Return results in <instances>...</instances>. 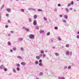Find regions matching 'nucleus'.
Here are the masks:
<instances>
[{
	"mask_svg": "<svg viewBox=\"0 0 79 79\" xmlns=\"http://www.w3.org/2000/svg\"><path fill=\"white\" fill-rule=\"evenodd\" d=\"M35 29H37V30H39V26H36L35 27Z\"/></svg>",
	"mask_w": 79,
	"mask_h": 79,
	"instance_id": "17",
	"label": "nucleus"
},
{
	"mask_svg": "<svg viewBox=\"0 0 79 79\" xmlns=\"http://www.w3.org/2000/svg\"><path fill=\"white\" fill-rule=\"evenodd\" d=\"M58 40H60V41H61L62 40L61 39V38H58Z\"/></svg>",
	"mask_w": 79,
	"mask_h": 79,
	"instance_id": "50",
	"label": "nucleus"
},
{
	"mask_svg": "<svg viewBox=\"0 0 79 79\" xmlns=\"http://www.w3.org/2000/svg\"><path fill=\"white\" fill-rule=\"evenodd\" d=\"M21 64H22V65H23V66H24V65H26V63L22 62L21 63Z\"/></svg>",
	"mask_w": 79,
	"mask_h": 79,
	"instance_id": "10",
	"label": "nucleus"
},
{
	"mask_svg": "<svg viewBox=\"0 0 79 79\" xmlns=\"http://www.w3.org/2000/svg\"><path fill=\"white\" fill-rule=\"evenodd\" d=\"M11 33H12V34H13V33H14V31H11Z\"/></svg>",
	"mask_w": 79,
	"mask_h": 79,
	"instance_id": "58",
	"label": "nucleus"
},
{
	"mask_svg": "<svg viewBox=\"0 0 79 79\" xmlns=\"http://www.w3.org/2000/svg\"><path fill=\"white\" fill-rule=\"evenodd\" d=\"M45 56H46V55H45V54H43V58H44V57H45Z\"/></svg>",
	"mask_w": 79,
	"mask_h": 79,
	"instance_id": "36",
	"label": "nucleus"
},
{
	"mask_svg": "<svg viewBox=\"0 0 79 79\" xmlns=\"http://www.w3.org/2000/svg\"><path fill=\"white\" fill-rule=\"evenodd\" d=\"M37 10L38 11H43L41 9H38Z\"/></svg>",
	"mask_w": 79,
	"mask_h": 79,
	"instance_id": "27",
	"label": "nucleus"
},
{
	"mask_svg": "<svg viewBox=\"0 0 79 79\" xmlns=\"http://www.w3.org/2000/svg\"><path fill=\"white\" fill-rule=\"evenodd\" d=\"M50 35V32H48L47 34V35Z\"/></svg>",
	"mask_w": 79,
	"mask_h": 79,
	"instance_id": "30",
	"label": "nucleus"
},
{
	"mask_svg": "<svg viewBox=\"0 0 79 79\" xmlns=\"http://www.w3.org/2000/svg\"><path fill=\"white\" fill-rule=\"evenodd\" d=\"M68 69H71V65H70L68 67Z\"/></svg>",
	"mask_w": 79,
	"mask_h": 79,
	"instance_id": "24",
	"label": "nucleus"
},
{
	"mask_svg": "<svg viewBox=\"0 0 79 79\" xmlns=\"http://www.w3.org/2000/svg\"><path fill=\"white\" fill-rule=\"evenodd\" d=\"M69 54L70 56H71V55H72V52H70V53Z\"/></svg>",
	"mask_w": 79,
	"mask_h": 79,
	"instance_id": "47",
	"label": "nucleus"
},
{
	"mask_svg": "<svg viewBox=\"0 0 79 79\" xmlns=\"http://www.w3.org/2000/svg\"><path fill=\"white\" fill-rule=\"evenodd\" d=\"M16 65L17 67H19L20 66V64H16Z\"/></svg>",
	"mask_w": 79,
	"mask_h": 79,
	"instance_id": "22",
	"label": "nucleus"
},
{
	"mask_svg": "<svg viewBox=\"0 0 79 79\" xmlns=\"http://www.w3.org/2000/svg\"><path fill=\"white\" fill-rule=\"evenodd\" d=\"M35 63V64H39V62L38 61H36Z\"/></svg>",
	"mask_w": 79,
	"mask_h": 79,
	"instance_id": "26",
	"label": "nucleus"
},
{
	"mask_svg": "<svg viewBox=\"0 0 79 79\" xmlns=\"http://www.w3.org/2000/svg\"><path fill=\"white\" fill-rule=\"evenodd\" d=\"M64 24L65 26H67V27H68V25L67 24V23H64Z\"/></svg>",
	"mask_w": 79,
	"mask_h": 79,
	"instance_id": "15",
	"label": "nucleus"
},
{
	"mask_svg": "<svg viewBox=\"0 0 79 79\" xmlns=\"http://www.w3.org/2000/svg\"><path fill=\"white\" fill-rule=\"evenodd\" d=\"M4 70L5 71H7V69L6 68H4Z\"/></svg>",
	"mask_w": 79,
	"mask_h": 79,
	"instance_id": "37",
	"label": "nucleus"
},
{
	"mask_svg": "<svg viewBox=\"0 0 79 79\" xmlns=\"http://www.w3.org/2000/svg\"><path fill=\"white\" fill-rule=\"evenodd\" d=\"M20 49L22 51H24V48H20Z\"/></svg>",
	"mask_w": 79,
	"mask_h": 79,
	"instance_id": "40",
	"label": "nucleus"
},
{
	"mask_svg": "<svg viewBox=\"0 0 79 79\" xmlns=\"http://www.w3.org/2000/svg\"><path fill=\"white\" fill-rule=\"evenodd\" d=\"M66 47H67L68 48H69V44H67L66 45Z\"/></svg>",
	"mask_w": 79,
	"mask_h": 79,
	"instance_id": "23",
	"label": "nucleus"
},
{
	"mask_svg": "<svg viewBox=\"0 0 79 79\" xmlns=\"http://www.w3.org/2000/svg\"><path fill=\"white\" fill-rule=\"evenodd\" d=\"M36 59H37V60H40V57H39V56H36Z\"/></svg>",
	"mask_w": 79,
	"mask_h": 79,
	"instance_id": "11",
	"label": "nucleus"
},
{
	"mask_svg": "<svg viewBox=\"0 0 79 79\" xmlns=\"http://www.w3.org/2000/svg\"><path fill=\"white\" fill-rule=\"evenodd\" d=\"M18 58H19V59H21V57L20 56H17Z\"/></svg>",
	"mask_w": 79,
	"mask_h": 79,
	"instance_id": "39",
	"label": "nucleus"
},
{
	"mask_svg": "<svg viewBox=\"0 0 79 79\" xmlns=\"http://www.w3.org/2000/svg\"><path fill=\"white\" fill-rule=\"evenodd\" d=\"M77 34H79V31H78V32H77Z\"/></svg>",
	"mask_w": 79,
	"mask_h": 79,
	"instance_id": "64",
	"label": "nucleus"
},
{
	"mask_svg": "<svg viewBox=\"0 0 79 79\" xmlns=\"http://www.w3.org/2000/svg\"><path fill=\"white\" fill-rule=\"evenodd\" d=\"M50 42H53V40L52 39H50Z\"/></svg>",
	"mask_w": 79,
	"mask_h": 79,
	"instance_id": "45",
	"label": "nucleus"
},
{
	"mask_svg": "<svg viewBox=\"0 0 79 79\" xmlns=\"http://www.w3.org/2000/svg\"><path fill=\"white\" fill-rule=\"evenodd\" d=\"M23 29H26V27H23Z\"/></svg>",
	"mask_w": 79,
	"mask_h": 79,
	"instance_id": "57",
	"label": "nucleus"
},
{
	"mask_svg": "<svg viewBox=\"0 0 79 79\" xmlns=\"http://www.w3.org/2000/svg\"><path fill=\"white\" fill-rule=\"evenodd\" d=\"M1 14H0V21L1 22Z\"/></svg>",
	"mask_w": 79,
	"mask_h": 79,
	"instance_id": "52",
	"label": "nucleus"
},
{
	"mask_svg": "<svg viewBox=\"0 0 79 79\" xmlns=\"http://www.w3.org/2000/svg\"><path fill=\"white\" fill-rule=\"evenodd\" d=\"M6 16H7V17H8V16H9V14H6Z\"/></svg>",
	"mask_w": 79,
	"mask_h": 79,
	"instance_id": "48",
	"label": "nucleus"
},
{
	"mask_svg": "<svg viewBox=\"0 0 79 79\" xmlns=\"http://www.w3.org/2000/svg\"><path fill=\"white\" fill-rule=\"evenodd\" d=\"M13 50H12V49H11V50H10V52H13Z\"/></svg>",
	"mask_w": 79,
	"mask_h": 79,
	"instance_id": "61",
	"label": "nucleus"
},
{
	"mask_svg": "<svg viewBox=\"0 0 79 79\" xmlns=\"http://www.w3.org/2000/svg\"><path fill=\"white\" fill-rule=\"evenodd\" d=\"M16 69L17 71H19L20 70V69H19V68L17 67Z\"/></svg>",
	"mask_w": 79,
	"mask_h": 79,
	"instance_id": "25",
	"label": "nucleus"
},
{
	"mask_svg": "<svg viewBox=\"0 0 79 79\" xmlns=\"http://www.w3.org/2000/svg\"><path fill=\"white\" fill-rule=\"evenodd\" d=\"M33 24L34 26H36V25H37V21L36 20H34L33 22Z\"/></svg>",
	"mask_w": 79,
	"mask_h": 79,
	"instance_id": "3",
	"label": "nucleus"
},
{
	"mask_svg": "<svg viewBox=\"0 0 79 79\" xmlns=\"http://www.w3.org/2000/svg\"><path fill=\"white\" fill-rule=\"evenodd\" d=\"M40 53L42 54H44V51L43 50H41L40 51Z\"/></svg>",
	"mask_w": 79,
	"mask_h": 79,
	"instance_id": "21",
	"label": "nucleus"
},
{
	"mask_svg": "<svg viewBox=\"0 0 79 79\" xmlns=\"http://www.w3.org/2000/svg\"><path fill=\"white\" fill-rule=\"evenodd\" d=\"M70 10H73V9H72V8H70Z\"/></svg>",
	"mask_w": 79,
	"mask_h": 79,
	"instance_id": "63",
	"label": "nucleus"
},
{
	"mask_svg": "<svg viewBox=\"0 0 79 79\" xmlns=\"http://www.w3.org/2000/svg\"><path fill=\"white\" fill-rule=\"evenodd\" d=\"M23 40V38H20L19 39V40L20 41Z\"/></svg>",
	"mask_w": 79,
	"mask_h": 79,
	"instance_id": "18",
	"label": "nucleus"
},
{
	"mask_svg": "<svg viewBox=\"0 0 79 79\" xmlns=\"http://www.w3.org/2000/svg\"><path fill=\"white\" fill-rule=\"evenodd\" d=\"M63 22L64 23H66V20H63Z\"/></svg>",
	"mask_w": 79,
	"mask_h": 79,
	"instance_id": "43",
	"label": "nucleus"
},
{
	"mask_svg": "<svg viewBox=\"0 0 79 79\" xmlns=\"http://www.w3.org/2000/svg\"><path fill=\"white\" fill-rule=\"evenodd\" d=\"M71 3H69L68 4L67 6H71Z\"/></svg>",
	"mask_w": 79,
	"mask_h": 79,
	"instance_id": "44",
	"label": "nucleus"
},
{
	"mask_svg": "<svg viewBox=\"0 0 79 79\" xmlns=\"http://www.w3.org/2000/svg\"><path fill=\"white\" fill-rule=\"evenodd\" d=\"M5 27L6 28H8V26L7 25H6Z\"/></svg>",
	"mask_w": 79,
	"mask_h": 79,
	"instance_id": "51",
	"label": "nucleus"
},
{
	"mask_svg": "<svg viewBox=\"0 0 79 79\" xmlns=\"http://www.w3.org/2000/svg\"><path fill=\"white\" fill-rule=\"evenodd\" d=\"M58 29V27H54V29H55L56 30H57V29Z\"/></svg>",
	"mask_w": 79,
	"mask_h": 79,
	"instance_id": "32",
	"label": "nucleus"
},
{
	"mask_svg": "<svg viewBox=\"0 0 79 79\" xmlns=\"http://www.w3.org/2000/svg\"><path fill=\"white\" fill-rule=\"evenodd\" d=\"M8 22L9 23H11V22H10V20H8Z\"/></svg>",
	"mask_w": 79,
	"mask_h": 79,
	"instance_id": "54",
	"label": "nucleus"
},
{
	"mask_svg": "<svg viewBox=\"0 0 79 79\" xmlns=\"http://www.w3.org/2000/svg\"><path fill=\"white\" fill-rule=\"evenodd\" d=\"M39 56L40 58L42 56V54H40Z\"/></svg>",
	"mask_w": 79,
	"mask_h": 79,
	"instance_id": "42",
	"label": "nucleus"
},
{
	"mask_svg": "<svg viewBox=\"0 0 79 79\" xmlns=\"http://www.w3.org/2000/svg\"><path fill=\"white\" fill-rule=\"evenodd\" d=\"M6 11H7V12H9V13H11V9L10 8H7L6 9Z\"/></svg>",
	"mask_w": 79,
	"mask_h": 79,
	"instance_id": "6",
	"label": "nucleus"
},
{
	"mask_svg": "<svg viewBox=\"0 0 79 79\" xmlns=\"http://www.w3.org/2000/svg\"><path fill=\"white\" fill-rule=\"evenodd\" d=\"M29 37L30 39H34L35 37V36L33 34H31L29 35Z\"/></svg>",
	"mask_w": 79,
	"mask_h": 79,
	"instance_id": "1",
	"label": "nucleus"
},
{
	"mask_svg": "<svg viewBox=\"0 0 79 79\" xmlns=\"http://www.w3.org/2000/svg\"><path fill=\"white\" fill-rule=\"evenodd\" d=\"M65 10L67 13H68L69 12V9H68V8H66L65 9Z\"/></svg>",
	"mask_w": 79,
	"mask_h": 79,
	"instance_id": "19",
	"label": "nucleus"
},
{
	"mask_svg": "<svg viewBox=\"0 0 79 79\" xmlns=\"http://www.w3.org/2000/svg\"><path fill=\"white\" fill-rule=\"evenodd\" d=\"M64 18L65 19H67L68 18V17L67 15H64Z\"/></svg>",
	"mask_w": 79,
	"mask_h": 79,
	"instance_id": "9",
	"label": "nucleus"
},
{
	"mask_svg": "<svg viewBox=\"0 0 79 79\" xmlns=\"http://www.w3.org/2000/svg\"><path fill=\"white\" fill-rule=\"evenodd\" d=\"M42 60L41 59H40V60H39V62L40 63H42Z\"/></svg>",
	"mask_w": 79,
	"mask_h": 79,
	"instance_id": "29",
	"label": "nucleus"
},
{
	"mask_svg": "<svg viewBox=\"0 0 79 79\" xmlns=\"http://www.w3.org/2000/svg\"><path fill=\"white\" fill-rule=\"evenodd\" d=\"M70 3L71 5H74V1H71Z\"/></svg>",
	"mask_w": 79,
	"mask_h": 79,
	"instance_id": "34",
	"label": "nucleus"
},
{
	"mask_svg": "<svg viewBox=\"0 0 79 79\" xmlns=\"http://www.w3.org/2000/svg\"><path fill=\"white\" fill-rule=\"evenodd\" d=\"M55 55H56V56H58V54L57 53H55Z\"/></svg>",
	"mask_w": 79,
	"mask_h": 79,
	"instance_id": "46",
	"label": "nucleus"
},
{
	"mask_svg": "<svg viewBox=\"0 0 79 79\" xmlns=\"http://www.w3.org/2000/svg\"><path fill=\"white\" fill-rule=\"evenodd\" d=\"M39 65L40 66H42L43 65L42 63H40L39 64Z\"/></svg>",
	"mask_w": 79,
	"mask_h": 79,
	"instance_id": "20",
	"label": "nucleus"
},
{
	"mask_svg": "<svg viewBox=\"0 0 79 79\" xmlns=\"http://www.w3.org/2000/svg\"><path fill=\"white\" fill-rule=\"evenodd\" d=\"M77 39H79V35H77Z\"/></svg>",
	"mask_w": 79,
	"mask_h": 79,
	"instance_id": "55",
	"label": "nucleus"
},
{
	"mask_svg": "<svg viewBox=\"0 0 79 79\" xmlns=\"http://www.w3.org/2000/svg\"><path fill=\"white\" fill-rule=\"evenodd\" d=\"M44 21H47V18H46L45 17H44Z\"/></svg>",
	"mask_w": 79,
	"mask_h": 79,
	"instance_id": "33",
	"label": "nucleus"
},
{
	"mask_svg": "<svg viewBox=\"0 0 79 79\" xmlns=\"http://www.w3.org/2000/svg\"><path fill=\"white\" fill-rule=\"evenodd\" d=\"M13 72L14 73H16V70L14 68L13 69H12Z\"/></svg>",
	"mask_w": 79,
	"mask_h": 79,
	"instance_id": "13",
	"label": "nucleus"
},
{
	"mask_svg": "<svg viewBox=\"0 0 79 79\" xmlns=\"http://www.w3.org/2000/svg\"><path fill=\"white\" fill-rule=\"evenodd\" d=\"M65 53L66 55H69V51H66Z\"/></svg>",
	"mask_w": 79,
	"mask_h": 79,
	"instance_id": "7",
	"label": "nucleus"
},
{
	"mask_svg": "<svg viewBox=\"0 0 79 79\" xmlns=\"http://www.w3.org/2000/svg\"><path fill=\"white\" fill-rule=\"evenodd\" d=\"M40 76H42V75H43V73L40 72Z\"/></svg>",
	"mask_w": 79,
	"mask_h": 79,
	"instance_id": "38",
	"label": "nucleus"
},
{
	"mask_svg": "<svg viewBox=\"0 0 79 79\" xmlns=\"http://www.w3.org/2000/svg\"><path fill=\"white\" fill-rule=\"evenodd\" d=\"M25 30L27 31V32H29V29L26 28L25 29Z\"/></svg>",
	"mask_w": 79,
	"mask_h": 79,
	"instance_id": "14",
	"label": "nucleus"
},
{
	"mask_svg": "<svg viewBox=\"0 0 79 79\" xmlns=\"http://www.w3.org/2000/svg\"><path fill=\"white\" fill-rule=\"evenodd\" d=\"M8 36H11V34H8Z\"/></svg>",
	"mask_w": 79,
	"mask_h": 79,
	"instance_id": "62",
	"label": "nucleus"
},
{
	"mask_svg": "<svg viewBox=\"0 0 79 79\" xmlns=\"http://www.w3.org/2000/svg\"><path fill=\"white\" fill-rule=\"evenodd\" d=\"M5 68V66L3 65H2L0 66V69H3Z\"/></svg>",
	"mask_w": 79,
	"mask_h": 79,
	"instance_id": "4",
	"label": "nucleus"
},
{
	"mask_svg": "<svg viewBox=\"0 0 79 79\" xmlns=\"http://www.w3.org/2000/svg\"><path fill=\"white\" fill-rule=\"evenodd\" d=\"M13 50L14 51H16V48H13Z\"/></svg>",
	"mask_w": 79,
	"mask_h": 79,
	"instance_id": "41",
	"label": "nucleus"
},
{
	"mask_svg": "<svg viewBox=\"0 0 79 79\" xmlns=\"http://www.w3.org/2000/svg\"><path fill=\"white\" fill-rule=\"evenodd\" d=\"M58 78L59 79H65V78L64 77H58Z\"/></svg>",
	"mask_w": 79,
	"mask_h": 79,
	"instance_id": "35",
	"label": "nucleus"
},
{
	"mask_svg": "<svg viewBox=\"0 0 79 79\" xmlns=\"http://www.w3.org/2000/svg\"><path fill=\"white\" fill-rule=\"evenodd\" d=\"M33 18L34 19H37V16L36 15H34Z\"/></svg>",
	"mask_w": 79,
	"mask_h": 79,
	"instance_id": "8",
	"label": "nucleus"
},
{
	"mask_svg": "<svg viewBox=\"0 0 79 79\" xmlns=\"http://www.w3.org/2000/svg\"><path fill=\"white\" fill-rule=\"evenodd\" d=\"M8 76H12V73H10L8 75Z\"/></svg>",
	"mask_w": 79,
	"mask_h": 79,
	"instance_id": "49",
	"label": "nucleus"
},
{
	"mask_svg": "<svg viewBox=\"0 0 79 79\" xmlns=\"http://www.w3.org/2000/svg\"><path fill=\"white\" fill-rule=\"evenodd\" d=\"M58 6H61V4H58Z\"/></svg>",
	"mask_w": 79,
	"mask_h": 79,
	"instance_id": "56",
	"label": "nucleus"
},
{
	"mask_svg": "<svg viewBox=\"0 0 79 79\" xmlns=\"http://www.w3.org/2000/svg\"><path fill=\"white\" fill-rule=\"evenodd\" d=\"M3 7H4V5L3 4L1 8V10H2V9H3Z\"/></svg>",
	"mask_w": 79,
	"mask_h": 79,
	"instance_id": "28",
	"label": "nucleus"
},
{
	"mask_svg": "<svg viewBox=\"0 0 79 79\" xmlns=\"http://www.w3.org/2000/svg\"><path fill=\"white\" fill-rule=\"evenodd\" d=\"M54 10L55 11H57V9H55Z\"/></svg>",
	"mask_w": 79,
	"mask_h": 79,
	"instance_id": "60",
	"label": "nucleus"
},
{
	"mask_svg": "<svg viewBox=\"0 0 79 79\" xmlns=\"http://www.w3.org/2000/svg\"><path fill=\"white\" fill-rule=\"evenodd\" d=\"M8 45L10 46L11 45V43L10 42L8 41Z\"/></svg>",
	"mask_w": 79,
	"mask_h": 79,
	"instance_id": "16",
	"label": "nucleus"
},
{
	"mask_svg": "<svg viewBox=\"0 0 79 79\" xmlns=\"http://www.w3.org/2000/svg\"><path fill=\"white\" fill-rule=\"evenodd\" d=\"M63 16V15H60V17H61V18H62Z\"/></svg>",
	"mask_w": 79,
	"mask_h": 79,
	"instance_id": "59",
	"label": "nucleus"
},
{
	"mask_svg": "<svg viewBox=\"0 0 79 79\" xmlns=\"http://www.w3.org/2000/svg\"><path fill=\"white\" fill-rule=\"evenodd\" d=\"M21 11L22 12H24V10L23 9H21Z\"/></svg>",
	"mask_w": 79,
	"mask_h": 79,
	"instance_id": "31",
	"label": "nucleus"
},
{
	"mask_svg": "<svg viewBox=\"0 0 79 79\" xmlns=\"http://www.w3.org/2000/svg\"><path fill=\"white\" fill-rule=\"evenodd\" d=\"M40 34H44V33H45V31L42 30H40Z\"/></svg>",
	"mask_w": 79,
	"mask_h": 79,
	"instance_id": "5",
	"label": "nucleus"
},
{
	"mask_svg": "<svg viewBox=\"0 0 79 79\" xmlns=\"http://www.w3.org/2000/svg\"><path fill=\"white\" fill-rule=\"evenodd\" d=\"M28 21L29 23H31L32 22V19L31 18H29Z\"/></svg>",
	"mask_w": 79,
	"mask_h": 79,
	"instance_id": "12",
	"label": "nucleus"
},
{
	"mask_svg": "<svg viewBox=\"0 0 79 79\" xmlns=\"http://www.w3.org/2000/svg\"><path fill=\"white\" fill-rule=\"evenodd\" d=\"M67 69V66H65L64 68V69Z\"/></svg>",
	"mask_w": 79,
	"mask_h": 79,
	"instance_id": "53",
	"label": "nucleus"
},
{
	"mask_svg": "<svg viewBox=\"0 0 79 79\" xmlns=\"http://www.w3.org/2000/svg\"><path fill=\"white\" fill-rule=\"evenodd\" d=\"M32 10L33 11H35V12H36V10L35 9L33 8L32 7L31 8H29L28 9V10H29L30 11V10Z\"/></svg>",
	"mask_w": 79,
	"mask_h": 79,
	"instance_id": "2",
	"label": "nucleus"
}]
</instances>
